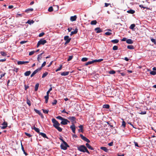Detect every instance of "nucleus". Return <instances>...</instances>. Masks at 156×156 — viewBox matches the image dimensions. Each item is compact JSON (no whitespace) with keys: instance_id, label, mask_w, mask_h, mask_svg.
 <instances>
[{"instance_id":"obj_3","label":"nucleus","mask_w":156,"mask_h":156,"mask_svg":"<svg viewBox=\"0 0 156 156\" xmlns=\"http://www.w3.org/2000/svg\"><path fill=\"white\" fill-rule=\"evenodd\" d=\"M47 41H46V40L44 39H41L39 41H38L37 43V47H38L39 45L41 44H44Z\"/></svg>"},{"instance_id":"obj_45","label":"nucleus","mask_w":156,"mask_h":156,"mask_svg":"<svg viewBox=\"0 0 156 156\" xmlns=\"http://www.w3.org/2000/svg\"><path fill=\"white\" fill-rule=\"evenodd\" d=\"M27 103L29 106H30L31 105L30 101L28 99L27 100Z\"/></svg>"},{"instance_id":"obj_27","label":"nucleus","mask_w":156,"mask_h":156,"mask_svg":"<svg viewBox=\"0 0 156 156\" xmlns=\"http://www.w3.org/2000/svg\"><path fill=\"white\" fill-rule=\"evenodd\" d=\"M150 140L151 141V143L152 145H155V139H150Z\"/></svg>"},{"instance_id":"obj_40","label":"nucleus","mask_w":156,"mask_h":156,"mask_svg":"<svg viewBox=\"0 0 156 156\" xmlns=\"http://www.w3.org/2000/svg\"><path fill=\"white\" fill-rule=\"evenodd\" d=\"M123 121L122 122V126H123L124 127H125V126H126V123L125 122V121H124V120H123V119H122Z\"/></svg>"},{"instance_id":"obj_62","label":"nucleus","mask_w":156,"mask_h":156,"mask_svg":"<svg viewBox=\"0 0 156 156\" xmlns=\"http://www.w3.org/2000/svg\"><path fill=\"white\" fill-rule=\"evenodd\" d=\"M134 143L135 144V146L139 147V146H138V143L136 142H134Z\"/></svg>"},{"instance_id":"obj_29","label":"nucleus","mask_w":156,"mask_h":156,"mask_svg":"<svg viewBox=\"0 0 156 156\" xmlns=\"http://www.w3.org/2000/svg\"><path fill=\"white\" fill-rule=\"evenodd\" d=\"M97 23V22L96 20L92 21L90 23V24L92 25H96Z\"/></svg>"},{"instance_id":"obj_44","label":"nucleus","mask_w":156,"mask_h":156,"mask_svg":"<svg viewBox=\"0 0 156 156\" xmlns=\"http://www.w3.org/2000/svg\"><path fill=\"white\" fill-rule=\"evenodd\" d=\"M34 110L39 115L41 113L39 111L36 109H34Z\"/></svg>"},{"instance_id":"obj_38","label":"nucleus","mask_w":156,"mask_h":156,"mask_svg":"<svg viewBox=\"0 0 156 156\" xmlns=\"http://www.w3.org/2000/svg\"><path fill=\"white\" fill-rule=\"evenodd\" d=\"M0 54L2 56H6L7 55V54L5 52L3 51H1Z\"/></svg>"},{"instance_id":"obj_5","label":"nucleus","mask_w":156,"mask_h":156,"mask_svg":"<svg viewBox=\"0 0 156 156\" xmlns=\"http://www.w3.org/2000/svg\"><path fill=\"white\" fill-rule=\"evenodd\" d=\"M70 122L67 119L63 118L62 120V122H61L60 124L63 125H66L67 124L68 122L69 123Z\"/></svg>"},{"instance_id":"obj_14","label":"nucleus","mask_w":156,"mask_h":156,"mask_svg":"<svg viewBox=\"0 0 156 156\" xmlns=\"http://www.w3.org/2000/svg\"><path fill=\"white\" fill-rule=\"evenodd\" d=\"M79 128H80V129L78 130V131L79 132H82L83 133V126L82 125H80L79 126Z\"/></svg>"},{"instance_id":"obj_15","label":"nucleus","mask_w":156,"mask_h":156,"mask_svg":"<svg viewBox=\"0 0 156 156\" xmlns=\"http://www.w3.org/2000/svg\"><path fill=\"white\" fill-rule=\"evenodd\" d=\"M94 30L96 31L97 33H100L102 32V30L100 29V27H97Z\"/></svg>"},{"instance_id":"obj_34","label":"nucleus","mask_w":156,"mask_h":156,"mask_svg":"<svg viewBox=\"0 0 156 156\" xmlns=\"http://www.w3.org/2000/svg\"><path fill=\"white\" fill-rule=\"evenodd\" d=\"M127 48L128 49H134V46L132 45H129L127 46Z\"/></svg>"},{"instance_id":"obj_11","label":"nucleus","mask_w":156,"mask_h":156,"mask_svg":"<svg viewBox=\"0 0 156 156\" xmlns=\"http://www.w3.org/2000/svg\"><path fill=\"white\" fill-rule=\"evenodd\" d=\"M70 128L71 129L73 132L74 133H75L76 128L74 125L73 124L71 126Z\"/></svg>"},{"instance_id":"obj_42","label":"nucleus","mask_w":156,"mask_h":156,"mask_svg":"<svg viewBox=\"0 0 156 156\" xmlns=\"http://www.w3.org/2000/svg\"><path fill=\"white\" fill-rule=\"evenodd\" d=\"M62 65H60V67H59V68L56 70H55L56 72H57V71L60 70L62 69Z\"/></svg>"},{"instance_id":"obj_20","label":"nucleus","mask_w":156,"mask_h":156,"mask_svg":"<svg viewBox=\"0 0 156 156\" xmlns=\"http://www.w3.org/2000/svg\"><path fill=\"white\" fill-rule=\"evenodd\" d=\"M126 42L128 44H132L133 42L131 39H128L126 40Z\"/></svg>"},{"instance_id":"obj_6","label":"nucleus","mask_w":156,"mask_h":156,"mask_svg":"<svg viewBox=\"0 0 156 156\" xmlns=\"http://www.w3.org/2000/svg\"><path fill=\"white\" fill-rule=\"evenodd\" d=\"M80 136L81 138L83 140L87 142V143H89L90 142V141L88 139L84 136L82 134H80Z\"/></svg>"},{"instance_id":"obj_55","label":"nucleus","mask_w":156,"mask_h":156,"mask_svg":"<svg viewBox=\"0 0 156 156\" xmlns=\"http://www.w3.org/2000/svg\"><path fill=\"white\" fill-rule=\"evenodd\" d=\"M115 73V72L114 70H111L109 72V73L110 74H114Z\"/></svg>"},{"instance_id":"obj_32","label":"nucleus","mask_w":156,"mask_h":156,"mask_svg":"<svg viewBox=\"0 0 156 156\" xmlns=\"http://www.w3.org/2000/svg\"><path fill=\"white\" fill-rule=\"evenodd\" d=\"M34 23V21L33 20H29L26 22V23H28L30 25L31 24L33 23Z\"/></svg>"},{"instance_id":"obj_56","label":"nucleus","mask_w":156,"mask_h":156,"mask_svg":"<svg viewBox=\"0 0 156 156\" xmlns=\"http://www.w3.org/2000/svg\"><path fill=\"white\" fill-rule=\"evenodd\" d=\"M57 101L56 100H55L52 103V104L53 105H55L57 104Z\"/></svg>"},{"instance_id":"obj_57","label":"nucleus","mask_w":156,"mask_h":156,"mask_svg":"<svg viewBox=\"0 0 156 156\" xmlns=\"http://www.w3.org/2000/svg\"><path fill=\"white\" fill-rule=\"evenodd\" d=\"M19 69L17 68H14L13 70L16 72H17L18 70Z\"/></svg>"},{"instance_id":"obj_47","label":"nucleus","mask_w":156,"mask_h":156,"mask_svg":"<svg viewBox=\"0 0 156 156\" xmlns=\"http://www.w3.org/2000/svg\"><path fill=\"white\" fill-rule=\"evenodd\" d=\"M46 62H43V64H42V65H41V67H40V68H41H41H42L43 67H44V66H45V65H46Z\"/></svg>"},{"instance_id":"obj_12","label":"nucleus","mask_w":156,"mask_h":156,"mask_svg":"<svg viewBox=\"0 0 156 156\" xmlns=\"http://www.w3.org/2000/svg\"><path fill=\"white\" fill-rule=\"evenodd\" d=\"M77 19V16L76 15L73 16H72L70 17V20L72 21H75Z\"/></svg>"},{"instance_id":"obj_58","label":"nucleus","mask_w":156,"mask_h":156,"mask_svg":"<svg viewBox=\"0 0 156 156\" xmlns=\"http://www.w3.org/2000/svg\"><path fill=\"white\" fill-rule=\"evenodd\" d=\"M105 34L107 35H110L112 34V33L111 32H107L105 33Z\"/></svg>"},{"instance_id":"obj_16","label":"nucleus","mask_w":156,"mask_h":156,"mask_svg":"<svg viewBox=\"0 0 156 156\" xmlns=\"http://www.w3.org/2000/svg\"><path fill=\"white\" fill-rule=\"evenodd\" d=\"M39 134L41 135L44 138H46L48 139V137L47 136L46 134L44 133L40 132Z\"/></svg>"},{"instance_id":"obj_17","label":"nucleus","mask_w":156,"mask_h":156,"mask_svg":"<svg viewBox=\"0 0 156 156\" xmlns=\"http://www.w3.org/2000/svg\"><path fill=\"white\" fill-rule=\"evenodd\" d=\"M69 72H64L61 73V74L62 76H66L69 74Z\"/></svg>"},{"instance_id":"obj_18","label":"nucleus","mask_w":156,"mask_h":156,"mask_svg":"<svg viewBox=\"0 0 156 156\" xmlns=\"http://www.w3.org/2000/svg\"><path fill=\"white\" fill-rule=\"evenodd\" d=\"M77 32H78V29L77 28H76L74 31H72L71 32L70 35L71 36L73 34H76L77 33Z\"/></svg>"},{"instance_id":"obj_49","label":"nucleus","mask_w":156,"mask_h":156,"mask_svg":"<svg viewBox=\"0 0 156 156\" xmlns=\"http://www.w3.org/2000/svg\"><path fill=\"white\" fill-rule=\"evenodd\" d=\"M150 74L152 75H155L156 74V72L154 71H151L150 72Z\"/></svg>"},{"instance_id":"obj_30","label":"nucleus","mask_w":156,"mask_h":156,"mask_svg":"<svg viewBox=\"0 0 156 156\" xmlns=\"http://www.w3.org/2000/svg\"><path fill=\"white\" fill-rule=\"evenodd\" d=\"M103 108L108 109L109 108L110 106L109 105L105 104L103 105Z\"/></svg>"},{"instance_id":"obj_39","label":"nucleus","mask_w":156,"mask_h":156,"mask_svg":"<svg viewBox=\"0 0 156 156\" xmlns=\"http://www.w3.org/2000/svg\"><path fill=\"white\" fill-rule=\"evenodd\" d=\"M53 8L52 7V6H50V7L48 9V11L49 12H51L52 11H53Z\"/></svg>"},{"instance_id":"obj_51","label":"nucleus","mask_w":156,"mask_h":156,"mask_svg":"<svg viewBox=\"0 0 156 156\" xmlns=\"http://www.w3.org/2000/svg\"><path fill=\"white\" fill-rule=\"evenodd\" d=\"M25 134L28 136L29 138L31 137L32 136L29 133H27L26 132H25Z\"/></svg>"},{"instance_id":"obj_1","label":"nucleus","mask_w":156,"mask_h":156,"mask_svg":"<svg viewBox=\"0 0 156 156\" xmlns=\"http://www.w3.org/2000/svg\"><path fill=\"white\" fill-rule=\"evenodd\" d=\"M52 122L53 123V126L55 127L58 130L61 132L62 130V129L59 127L60 125L58 122L54 118L52 119Z\"/></svg>"},{"instance_id":"obj_53","label":"nucleus","mask_w":156,"mask_h":156,"mask_svg":"<svg viewBox=\"0 0 156 156\" xmlns=\"http://www.w3.org/2000/svg\"><path fill=\"white\" fill-rule=\"evenodd\" d=\"M44 34V33L43 32L40 33L39 35V37H41Z\"/></svg>"},{"instance_id":"obj_50","label":"nucleus","mask_w":156,"mask_h":156,"mask_svg":"<svg viewBox=\"0 0 156 156\" xmlns=\"http://www.w3.org/2000/svg\"><path fill=\"white\" fill-rule=\"evenodd\" d=\"M35 52V51H31L29 52V55H32L34 54Z\"/></svg>"},{"instance_id":"obj_31","label":"nucleus","mask_w":156,"mask_h":156,"mask_svg":"<svg viewBox=\"0 0 156 156\" xmlns=\"http://www.w3.org/2000/svg\"><path fill=\"white\" fill-rule=\"evenodd\" d=\"M39 84L38 83H37L35 86V91H37L38 90L39 86Z\"/></svg>"},{"instance_id":"obj_61","label":"nucleus","mask_w":156,"mask_h":156,"mask_svg":"<svg viewBox=\"0 0 156 156\" xmlns=\"http://www.w3.org/2000/svg\"><path fill=\"white\" fill-rule=\"evenodd\" d=\"M88 148L89 149L92 150H94V148L90 145V146L88 147Z\"/></svg>"},{"instance_id":"obj_43","label":"nucleus","mask_w":156,"mask_h":156,"mask_svg":"<svg viewBox=\"0 0 156 156\" xmlns=\"http://www.w3.org/2000/svg\"><path fill=\"white\" fill-rule=\"evenodd\" d=\"M88 58L86 57L83 58L81 59V61L83 62H85L88 60Z\"/></svg>"},{"instance_id":"obj_48","label":"nucleus","mask_w":156,"mask_h":156,"mask_svg":"<svg viewBox=\"0 0 156 156\" xmlns=\"http://www.w3.org/2000/svg\"><path fill=\"white\" fill-rule=\"evenodd\" d=\"M113 50H117L118 49V47L117 46H114L112 48Z\"/></svg>"},{"instance_id":"obj_37","label":"nucleus","mask_w":156,"mask_h":156,"mask_svg":"<svg viewBox=\"0 0 156 156\" xmlns=\"http://www.w3.org/2000/svg\"><path fill=\"white\" fill-rule=\"evenodd\" d=\"M48 73L47 72H46L43 74L42 77L44 78L48 74Z\"/></svg>"},{"instance_id":"obj_23","label":"nucleus","mask_w":156,"mask_h":156,"mask_svg":"<svg viewBox=\"0 0 156 156\" xmlns=\"http://www.w3.org/2000/svg\"><path fill=\"white\" fill-rule=\"evenodd\" d=\"M21 148L22 151H23L24 154L27 156L28 155V154L25 151L24 148L22 145V143H21Z\"/></svg>"},{"instance_id":"obj_41","label":"nucleus","mask_w":156,"mask_h":156,"mask_svg":"<svg viewBox=\"0 0 156 156\" xmlns=\"http://www.w3.org/2000/svg\"><path fill=\"white\" fill-rule=\"evenodd\" d=\"M43 112L45 114H48V112L49 110L48 109H42Z\"/></svg>"},{"instance_id":"obj_13","label":"nucleus","mask_w":156,"mask_h":156,"mask_svg":"<svg viewBox=\"0 0 156 156\" xmlns=\"http://www.w3.org/2000/svg\"><path fill=\"white\" fill-rule=\"evenodd\" d=\"M100 149L105 151L106 152H107L108 151V149L107 148V147H100Z\"/></svg>"},{"instance_id":"obj_35","label":"nucleus","mask_w":156,"mask_h":156,"mask_svg":"<svg viewBox=\"0 0 156 156\" xmlns=\"http://www.w3.org/2000/svg\"><path fill=\"white\" fill-rule=\"evenodd\" d=\"M135 26V25L134 24H132L130 25V26L129 27V28L130 29L133 30L134 29V28Z\"/></svg>"},{"instance_id":"obj_10","label":"nucleus","mask_w":156,"mask_h":156,"mask_svg":"<svg viewBox=\"0 0 156 156\" xmlns=\"http://www.w3.org/2000/svg\"><path fill=\"white\" fill-rule=\"evenodd\" d=\"M68 119L70 120L72 122H73L76 119V118L74 116L69 117H68Z\"/></svg>"},{"instance_id":"obj_25","label":"nucleus","mask_w":156,"mask_h":156,"mask_svg":"<svg viewBox=\"0 0 156 156\" xmlns=\"http://www.w3.org/2000/svg\"><path fill=\"white\" fill-rule=\"evenodd\" d=\"M31 73V72L30 71H26L24 73V75L26 76H28L30 75Z\"/></svg>"},{"instance_id":"obj_64","label":"nucleus","mask_w":156,"mask_h":156,"mask_svg":"<svg viewBox=\"0 0 156 156\" xmlns=\"http://www.w3.org/2000/svg\"><path fill=\"white\" fill-rule=\"evenodd\" d=\"M108 145L109 146H112L113 145V142H111L109 143L108 144Z\"/></svg>"},{"instance_id":"obj_59","label":"nucleus","mask_w":156,"mask_h":156,"mask_svg":"<svg viewBox=\"0 0 156 156\" xmlns=\"http://www.w3.org/2000/svg\"><path fill=\"white\" fill-rule=\"evenodd\" d=\"M151 41L154 43V44H155L156 42V41H155V40L154 39H153V38H151Z\"/></svg>"},{"instance_id":"obj_26","label":"nucleus","mask_w":156,"mask_h":156,"mask_svg":"<svg viewBox=\"0 0 156 156\" xmlns=\"http://www.w3.org/2000/svg\"><path fill=\"white\" fill-rule=\"evenodd\" d=\"M103 60V59H98V60L95 59V60H93V62H94V63L99 62H100L102 61Z\"/></svg>"},{"instance_id":"obj_4","label":"nucleus","mask_w":156,"mask_h":156,"mask_svg":"<svg viewBox=\"0 0 156 156\" xmlns=\"http://www.w3.org/2000/svg\"><path fill=\"white\" fill-rule=\"evenodd\" d=\"M64 40L66 42L65 43V44H66L69 43L71 40V38H69L68 36H66L64 37Z\"/></svg>"},{"instance_id":"obj_24","label":"nucleus","mask_w":156,"mask_h":156,"mask_svg":"<svg viewBox=\"0 0 156 156\" xmlns=\"http://www.w3.org/2000/svg\"><path fill=\"white\" fill-rule=\"evenodd\" d=\"M94 63L93 62V60H92L91 61H89L88 62H87L86 63H85V66H87L89 65L92 64Z\"/></svg>"},{"instance_id":"obj_63","label":"nucleus","mask_w":156,"mask_h":156,"mask_svg":"<svg viewBox=\"0 0 156 156\" xmlns=\"http://www.w3.org/2000/svg\"><path fill=\"white\" fill-rule=\"evenodd\" d=\"M29 87V86H26V85H25V90H26Z\"/></svg>"},{"instance_id":"obj_19","label":"nucleus","mask_w":156,"mask_h":156,"mask_svg":"<svg viewBox=\"0 0 156 156\" xmlns=\"http://www.w3.org/2000/svg\"><path fill=\"white\" fill-rule=\"evenodd\" d=\"M32 129L34 130L36 132L38 133L39 134V133H40V129L34 126V128H32Z\"/></svg>"},{"instance_id":"obj_21","label":"nucleus","mask_w":156,"mask_h":156,"mask_svg":"<svg viewBox=\"0 0 156 156\" xmlns=\"http://www.w3.org/2000/svg\"><path fill=\"white\" fill-rule=\"evenodd\" d=\"M127 12L128 13H130L131 14H133L135 12V11L134 10H132V9H130L129 10H128L127 11Z\"/></svg>"},{"instance_id":"obj_28","label":"nucleus","mask_w":156,"mask_h":156,"mask_svg":"<svg viewBox=\"0 0 156 156\" xmlns=\"http://www.w3.org/2000/svg\"><path fill=\"white\" fill-rule=\"evenodd\" d=\"M111 42L113 43L116 44L118 43L119 40L117 39H115L112 40Z\"/></svg>"},{"instance_id":"obj_33","label":"nucleus","mask_w":156,"mask_h":156,"mask_svg":"<svg viewBox=\"0 0 156 156\" xmlns=\"http://www.w3.org/2000/svg\"><path fill=\"white\" fill-rule=\"evenodd\" d=\"M33 11V9L32 8L28 9L25 10V12H32Z\"/></svg>"},{"instance_id":"obj_46","label":"nucleus","mask_w":156,"mask_h":156,"mask_svg":"<svg viewBox=\"0 0 156 156\" xmlns=\"http://www.w3.org/2000/svg\"><path fill=\"white\" fill-rule=\"evenodd\" d=\"M17 64L19 65L24 64L23 61H19L17 62Z\"/></svg>"},{"instance_id":"obj_60","label":"nucleus","mask_w":156,"mask_h":156,"mask_svg":"<svg viewBox=\"0 0 156 156\" xmlns=\"http://www.w3.org/2000/svg\"><path fill=\"white\" fill-rule=\"evenodd\" d=\"M110 5H111L110 3H105V7H107Z\"/></svg>"},{"instance_id":"obj_52","label":"nucleus","mask_w":156,"mask_h":156,"mask_svg":"<svg viewBox=\"0 0 156 156\" xmlns=\"http://www.w3.org/2000/svg\"><path fill=\"white\" fill-rule=\"evenodd\" d=\"M56 118L58 119L62 120V119H63V118L60 116H58L56 117Z\"/></svg>"},{"instance_id":"obj_54","label":"nucleus","mask_w":156,"mask_h":156,"mask_svg":"<svg viewBox=\"0 0 156 156\" xmlns=\"http://www.w3.org/2000/svg\"><path fill=\"white\" fill-rule=\"evenodd\" d=\"M139 114L141 115H144L146 113V111H141V112L139 113Z\"/></svg>"},{"instance_id":"obj_7","label":"nucleus","mask_w":156,"mask_h":156,"mask_svg":"<svg viewBox=\"0 0 156 156\" xmlns=\"http://www.w3.org/2000/svg\"><path fill=\"white\" fill-rule=\"evenodd\" d=\"M41 70V68H38L35 71H34L32 73V74L30 75V77H33L36 74L38 71H40Z\"/></svg>"},{"instance_id":"obj_2","label":"nucleus","mask_w":156,"mask_h":156,"mask_svg":"<svg viewBox=\"0 0 156 156\" xmlns=\"http://www.w3.org/2000/svg\"><path fill=\"white\" fill-rule=\"evenodd\" d=\"M77 149L81 152H86L88 154H90L87 147L84 145H81L80 146L78 147H77Z\"/></svg>"},{"instance_id":"obj_36","label":"nucleus","mask_w":156,"mask_h":156,"mask_svg":"<svg viewBox=\"0 0 156 156\" xmlns=\"http://www.w3.org/2000/svg\"><path fill=\"white\" fill-rule=\"evenodd\" d=\"M73 57V55H69L68 56V58L67 59L68 61H69L71 60Z\"/></svg>"},{"instance_id":"obj_22","label":"nucleus","mask_w":156,"mask_h":156,"mask_svg":"<svg viewBox=\"0 0 156 156\" xmlns=\"http://www.w3.org/2000/svg\"><path fill=\"white\" fill-rule=\"evenodd\" d=\"M59 139L62 142L63 144H64L65 145H66L67 146H68V144H67V143L64 140L62 139V137L59 138Z\"/></svg>"},{"instance_id":"obj_8","label":"nucleus","mask_w":156,"mask_h":156,"mask_svg":"<svg viewBox=\"0 0 156 156\" xmlns=\"http://www.w3.org/2000/svg\"><path fill=\"white\" fill-rule=\"evenodd\" d=\"M2 125L3 126H2L1 127L2 129H5L7 126L8 123L7 122L4 121L2 124Z\"/></svg>"},{"instance_id":"obj_9","label":"nucleus","mask_w":156,"mask_h":156,"mask_svg":"<svg viewBox=\"0 0 156 156\" xmlns=\"http://www.w3.org/2000/svg\"><path fill=\"white\" fill-rule=\"evenodd\" d=\"M69 146L68 145V146H66V145H65L64 144H62L60 145L61 148L63 150H66L67 149V147H69Z\"/></svg>"}]
</instances>
